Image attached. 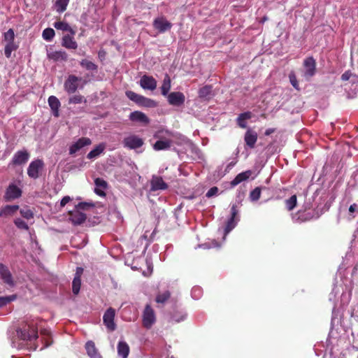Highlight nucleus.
Wrapping results in <instances>:
<instances>
[{"mask_svg": "<svg viewBox=\"0 0 358 358\" xmlns=\"http://www.w3.org/2000/svg\"><path fill=\"white\" fill-rule=\"evenodd\" d=\"M17 332L18 337L23 341H32L38 337V328L32 323L25 325Z\"/></svg>", "mask_w": 358, "mask_h": 358, "instance_id": "1", "label": "nucleus"}, {"mask_svg": "<svg viewBox=\"0 0 358 358\" xmlns=\"http://www.w3.org/2000/svg\"><path fill=\"white\" fill-rule=\"evenodd\" d=\"M81 80V77H78L72 74L69 75L64 84V90L69 94H74L79 87V82Z\"/></svg>", "mask_w": 358, "mask_h": 358, "instance_id": "2", "label": "nucleus"}, {"mask_svg": "<svg viewBox=\"0 0 358 358\" xmlns=\"http://www.w3.org/2000/svg\"><path fill=\"white\" fill-rule=\"evenodd\" d=\"M156 321L155 313L152 308L146 305L143 313V326L146 329H150Z\"/></svg>", "mask_w": 358, "mask_h": 358, "instance_id": "3", "label": "nucleus"}, {"mask_svg": "<svg viewBox=\"0 0 358 358\" xmlns=\"http://www.w3.org/2000/svg\"><path fill=\"white\" fill-rule=\"evenodd\" d=\"M153 27L159 33H164L172 28V23L170 22L164 16L156 17L152 22Z\"/></svg>", "mask_w": 358, "mask_h": 358, "instance_id": "4", "label": "nucleus"}, {"mask_svg": "<svg viewBox=\"0 0 358 358\" xmlns=\"http://www.w3.org/2000/svg\"><path fill=\"white\" fill-rule=\"evenodd\" d=\"M44 163L42 159H35L32 161L28 168L27 174L33 179H36L39 177V171L43 168Z\"/></svg>", "mask_w": 358, "mask_h": 358, "instance_id": "5", "label": "nucleus"}, {"mask_svg": "<svg viewBox=\"0 0 358 358\" xmlns=\"http://www.w3.org/2000/svg\"><path fill=\"white\" fill-rule=\"evenodd\" d=\"M143 144V139L134 134L125 137L123 140L124 147L131 150L139 148Z\"/></svg>", "mask_w": 358, "mask_h": 358, "instance_id": "6", "label": "nucleus"}, {"mask_svg": "<svg viewBox=\"0 0 358 358\" xmlns=\"http://www.w3.org/2000/svg\"><path fill=\"white\" fill-rule=\"evenodd\" d=\"M238 210L236 205H233L231 208V217L227 220L225 228L224 234H229L236 225L237 222L239 220L238 217Z\"/></svg>", "mask_w": 358, "mask_h": 358, "instance_id": "7", "label": "nucleus"}, {"mask_svg": "<svg viewBox=\"0 0 358 358\" xmlns=\"http://www.w3.org/2000/svg\"><path fill=\"white\" fill-rule=\"evenodd\" d=\"M305 68L304 76L306 79L313 77L316 72V62L313 57H308L303 61Z\"/></svg>", "mask_w": 358, "mask_h": 358, "instance_id": "8", "label": "nucleus"}, {"mask_svg": "<svg viewBox=\"0 0 358 358\" xmlns=\"http://www.w3.org/2000/svg\"><path fill=\"white\" fill-rule=\"evenodd\" d=\"M0 278L3 282L9 287H13L15 285V281L9 268L7 266L1 263L0 264Z\"/></svg>", "mask_w": 358, "mask_h": 358, "instance_id": "9", "label": "nucleus"}, {"mask_svg": "<svg viewBox=\"0 0 358 358\" xmlns=\"http://www.w3.org/2000/svg\"><path fill=\"white\" fill-rule=\"evenodd\" d=\"M167 99L170 105L173 106H180L184 104L185 101V96L184 94L180 92H173L169 94Z\"/></svg>", "mask_w": 358, "mask_h": 358, "instance_id": "10", "label": "nucleus"}, {"mask_svg": "<svg viewBox=\"0 0 358 358\" xmlns=\"http://www.w3.org/2000/svg\"><path fill=\"white\" fill-rule=\"evenodd\" d=\"M30 155L27 150H18L13 155L11 164L13 166L22 165L29 160Z\"/></svg>", "mask_w": 358, "mask_h": 358, "instance_id": "11", "label": "nucleus"}, {"mask_svg": "<svg viewBox=\"0 0 358 358\" xmlns=\"http://www.w3.org/2000/svg\"><path fill=\"white\" fill-rule=\"evenodd\" d=\"M115 312L113 308H109L103 317V323L110 331H114L116 325L114 322Z\"/></svg>", "mask_w": 358, "mask_h": 358, "instance_id": "12", "label": "nucleus"}, {"mask_svg": "<svg viewBox=\"0 0 358 358\" xmlns=\"http://www.w3.org/2000/svg\"><path fill=\"white\" fill-rule=\"evenodd\" d=\"M21 194V189L17 185L10 184L6 190L4 199L6 201H9L20 197Z\"/></svg>", "mask_w": 358, "mask_h": 358, "instance_id": "13", "label": "nucleus"}, {"mask_svg": "<svg viewBox=\"0 0 358 358\" xmlns=\"http://www.w3.org/2000/svg\"><path fill=\"white\" fill-rule=\"evenodd\" d=\"M92 144V141L87 137L80 138L76 142L72 144L69 148V155H73L76 152L85 146H87Z\"/></svg>", "mask_w": 358, "mask_h": 358, "instance_id": "14", "label": "nucleus"}, {"mask_svg": "<svg viewBox=\"0 0 358 358\" xmlns=\"http://www.w3.org/2000/svg\"><path fill=\"white\" fill-rule=\"evenodd\" d=\"M140 85L144 90L153 91L157 87V80L151 76L143 75L141 78Z\"/></svg>", "mask_w": 358, "mask_h": 358, "instance_id": "15", "label": "nucleus"}, {"mask_svg": "<svg viewBox=\"0 0 358 358\" xmlns=\"http://www.w3.org/2000/svg\"><path fill=\"white\" fill-rule=\"evenodd\" d=\"M168 188V185L163 180L162 178L157 176H152L150 180V190L155 192L157 190H165Z\"/></svg>", "mask_w": 358, "mask_h": 358, "instance_id": "16", "label": "nucleus"}, {"mask_svg": "<svg viewBox=\"0 0 358 358\" xmlns=\"http://www.w3.org/2000/svg\"><path fill=\"white\" fill-rule=\"evenodd\" d=\"M129 120L134 122H138L143 125H148L150 123V119L143 112L136 110L130 113Z\"/></svg>", "mask_w": 358, "mask_h": 358, "instance_id": "17", "label": "nucleus"}, {"mask_svg": "<svg viewBox=\"0 0 358 358\" xmlns=\"http://www.w3.org/2000/svg\"><path fill=\"white\" fill-rule=\"evenodd\" d=\"M69 220L74 225H80L84 223L87 219V215L78 210L69 212Z\"/></svg>", "mask_w": 358, "mask_h": 358, "instance_id": "18", "label": "nucleus"}, {"mask_svg": "<svg viewBox=\"0 0 358 358\" xmlns=\"http://www.w3.org/2000/svg\"><path fill=\"white\" fill-rule=\"evenodd\" d=\"M257 134L256 131L248 129L244 136V141L245 142V144L250 148H254L255 146V143L257 141Z\"/></svg>", "mask_w": 358, "mask_h": 358, "instance_id": "19", "label": "nucleus"}, {"mask_svg": "<svg viewBox=\"0 0 358 358\" xmlns=\"http://www.w3.org/2000/svg\"><path fill=\"white\" fill-rule=\"evenodd\" d=\"M48 57L54 62H66L68 59V55L63 50L52 51L48 53Z\"/></svg>", "mask_w": 358, "mask_h": 358, "instance_id": "20", "label": "nucleus"}, {"mask_svg": "<svg viewBox=\"0 0 358 358\" xmlns=\"http://www.w3.org/2000/svg\"><path fill=\"white\" fill-rule=\"evenodd\" d=\"M48 101L53 115L58 117L59 116V109L61 106L59 100L55 96H49Z\"/></svg>", "mask_w": 358, "mask_h": 358, "instance_id": "21", "label": "nucleus"}, {"mask_svg": "<svg viewBox=\"0 0 358 358\" xmlns=\"http://www.w3.org/2000/svg\"><path fill=\"white\" fill-rule=\"evenodd\" d=\"M62 45L69 50H76L78 48V43L73 37L66 34L62 37Z\"/></svg>", "mask_w": 358, "mask_h": 358, "instance_id": "22", "label": "nucleus"}, {"mask_svg": "<svg viewBox=\"0 0 358 358\" xmlns=\"http://www.w3.org/2000/svg\"><path fill=\"white\" fill-rule=\"evenodd\" d=\"M18 205H6L0 210V217L13 215L18 210Z\"/></svg>", "mask_w": 358, "mask_h": 358, "instance_id": "23", "label": "nucleus"}, {"mask_svg": "<svg viewBox=\"0 0 358 358\" xmlns=\"http://www.w3.org/2000/svg\"><path fill=\"white\" fill-rule=\"evenodd\" d=\"M85 349L87 355L91 358H102L101 355L98 352L95 344L93 341H89L85 344Z\"/></svg>", "mask_w": 358, "mask_h": 358, "instance_id": "24", "label": "nucleus"}, {"mask_svg": "<svg viewBox=\"0 0 358 358\" xmlns=\"http://www.w3.org/2000/svg\"><path fill=\"white\" fill-rule=\"evenodd\" d=\"M251 171H246L242 173H238L235 178L231 182V185L232 187H235L241 182H243L249 178V177L251 176Z\"/></svg>", "mask_w": 358, "mask_h": 358, "instance_id": "25", "label": "nucleus"}, {"mask_svg": "<svg viewBox=\"0 0 358 358\" xmlns=\"http://www.w3.org/2000/svg\"><path fill=\"white\" fill-rule=\"evenodd\" d=\"M252 117V113L250 111L241 113L237 117V124L243 129L247 127L246 120Z\"/></svg>", "mask_w": 358, "mask_h": 358, "instance_id": "26", "label": "nucleus"}, {"mask_svg": "<svg viewBox=\"0 0 358 358\" xmlns=\"http://www.w3.org/2000/svg\"><path fill=\"white\" fill-rule=\"evenodd\" d=\"M117 352L122 358H127L129 353V347L125 341H120L118 343Z\"/></svg>", "mask_w": 358, "mask_h": 358, "instance_id": "27", "label": "nucleus"}, {"mask_svg": "<svg viewBox=\"0 0 358 358\" xmlns=\"http://www.w3.org/2000/svg\"><path fill=\"white\" fill-rule=\"evenodd\" d=\"M106 146L103 143H100L94 149L91 150L87 155V158L92 159L99 156L105 150Z\"/></svg>", "mask_w": 358, "mask_h": 358, "instance_id": "28", "label": "nucleus"}, {"mask_svg": "<svg viewBox=\"0 0 358 358\" xmlns=\"http://www.w3.org/2000/svg\"><path fill=\"white\" fill-rule=\"evenodd\" d=\"M172 141L171 140H159L155 142L153 145V148L155 150H167L171 148Z\"/></svg>", "mask_w": 358, "mask_h": 358, "instance_id": "29", "label": "nucleus"}, {"mask_svg": "<svg viewBox=\"0 0 358 358\" xmlns=\"http://www.w3.org/2000/svg\"><path fill=\"white\" fill-rule=\"evenodd\" d=\"M171 87V78L168 74H166L161 87L162 94L163 96H168Z\"/></svg>", "mask_w": 358, "mask_h": 358, "instance_id": "30", "label": "nucleus"}, {"mask_svg": "<svg viewBox=\"0 0 358 358\" xmlns=\"http://www.w3.org/2000/svg\"><path fill=\"white\" fill-rule=\"evenodd\" d=\"M81 286L80 273H76L72 282V291L74 294H78Z\"/></svg>", "mask_w": 358, "mask_h": 358, "instance_id": "31", "label": "nucleus"}, {"mask_svg": "<svg viewBox=\"0 0 358 358\" xmlns=\"http://www.w3.org/2000/svg\"><path fill=\"white\" fill-rule=\"evenodd\" d=\"M212 94V87L205 85L199 90V96L203 99H209Z\"/></svg>", "mask_w": 358, "mask_h": 358, "instance_id": "32", "label": "nucleus"}, {"mask_svg": "<svg viewBox=\"0 0 358 358\" xmlns=\"http://www.w3.org/2000/svg\"><path fill=\"white\" fill-rule=\"evenodd\" d=\"M69 3V0H56L55 3L56 10L59 13L64 12Z\"/></svg>", "mask_w": 358, "mask_h": 358, "instance_id": "33", "label": "nucleus"}, {"mask_svg": "<svg viewBox=\"0 0 358 358\" xmlns=\"http://www.w3.org/2000/svg\"><path fill=\"white\" fill-rule=\"evenodd\" d=\"M41 336L43 337L44 340H45V345H44V348H46V347H48L50 346L52 343V341L51 340V333L49 330L48 329H41ZM43 348H41V350H42Z\"/></svg>", "mask_w": 358, "mask_h": 358, "instance_id": "34", "label": "nucleus"}, {"mask_svg": "<svg viewBox=\"0 0 358 358\" xmlns=\"http://www.w3.org/2000/svg\"><path fill=\"white\" fill-rule=\"evenodd\" d=\"M138 106L147 108H155L157 106V103L155 101L143 96Z\"/></svg>", "mask_w": 358, "mask_h": 358, "instance_id": "35", "label": "nucleus"}, {"mask_svg": "<svg viewBox=\"0 0 358 358\" xmlns=\"http://www.w3.org/2000/svg\"><path fill=\"white\" fill-rule=\"evenodd\" d=\"M171 297V292L169 291H165L163 293H159L157 295L155 301L157 303H162L164 304L166 303L169 298Z\"/></svg>", "mask_w": 358, "mask_h": 358, "instance_id": "36", "label": "nucleus"}, {"mask_svg": "<svg viewBox=\"0 0 358 358\" xmlns=\"http://www.w3.org/2000/svg\"><path fill=\"white\" fill-rule=\"evenodd\" d=\"M125 94L128 99L135 102L137 105H139L143 95L138 94L131 90L127 91Z\"/></svg>", "mask_w": 358, "mask_h": 358, "instance_id": "37", "label": "nucleus"}, {"mask_svg": "<svg viewBox=\"0 0 358 358\" xmlns=\"http://www.w3.org/2000/svg\"><path fill=\"white\" fill-rule=\"evenodd\" d=\"M87 99L84 96L81 94H75L71 96L69 99L68 103L69 104H78L81 103H86Z\"/></svg>", "mask_w": 358, "mask_h": 358, "instance_id": "38", "label": "nucleus"}, {"mask_svg": "<svg viewBox=\"0 0 358 358\" xmlns=\"http://www.w3.org/2000/svg\"><path fill=\"white\" fill-rule=\"evenodd\" d=\"M80 64L82 67L86 69L89 71H96L97 70V65L93 63L91 61L87 59H83L80 61Z\"/></svg>", "mask_w": 358, "mask_h": 358, "instance_id": "39", "label": "nucleus"}, {"mask_svg": "<svg viewBox=\"0 0 358 358\" xmlns=\"http://www.w3.org/2000/svg\"><path fill=\"white\" fill-rule=\"evenodd\" d=\"M297 203V198L296 195H292L289 199L285 200V205L287 209L290 211L292 210L296 206Z\"/></svg>", "mask_w": 358, "mask_h": 358, "instance_id": "40", "label": "nucleus"}, {"mask_svg": "<svg viewBox=\"0 0 358 358\" xmlns=\"http://www.w3.org/2000/svg\"><path fill=\"white\" fill-rule=\"evenodd\" d=\"M55 34V30L52 28H46L43 31L42 36L44 40L50 41L52 40Z\"/></svg>", "mask_w": 358, "mask_h": 358, "instance_id": "41", "label": "nucleus"}, {"mask_svg": "<svg viewBox=\"0 0 358 358\" xmlns=\"http://www.w3.org/2000/svg\"><path fill=\"white\" fill-rule=\"evenodd\" d=\"M17 49V45L14 43H7L4 49V54L7 58H10L11 52Z\"/></svg>", "mask_w": 358, "mask_h": 358, "instance_id": "42", "label": "nucleus"}, {"mask_svg": "<svg viewBox=\"0 0 358 358\" xmlns=\"http://www.w3.org/2000/svg\"><path fill=\"white\" fill-rule=\"evenodd\" d=\"M4 40L8 43H14L15 34L12 29H9L3 35Z\"/></svg>", "mask_w": 358, "mask_h": 358, "instance_id": "43", "label": "nucleus"}, {"mask_svg": "<svg viewBox=\"0 0 358 358\" xmlns=\"http://www.w3.org/2000/svg\"><path fill=\"white\" fill-rule=\"evenodd\" d=\"M14 224L20 229H24V230H28L29 229L28 224L24 220H22L20 218H16L14 220Z\"/></svg>", "mask_w": 358, "mask_h": 358, "instance_id": "44", "label": "nucleus"}, {"mask_svg": "<svg viewBox=\"0 0 358 358\" xmlns=\"http://www.w3.org/2000/svg\"><path fill=\"white\" fill-rule=\"evenodd\" d=\"M20 215L27 220H29L34 217L33 212L27 208L20 209Z\"/></svg>", "mask_w": 358, "mask_h": 358, "instance_id": "45", "label": "nucleus"}, {"mask_svg": "<svg viewBox=\"0 0 358 358\" xmlns=\"http://www.w3.org/2000/svg\"><path fill=\"white\" fill-rule=\"evenodd\" d=\"M94 184L96 185V187L101 188L103 189H106L108 187L107 182L100 178H96L94 180Z\"/></svg>", "mask_w": 358, "mask_h": 358, "instance_id": "46", "label": "nucleus"}, {"mask_svg": "<svg viewBox=\"0 0 358 358\" xmlns=\"http://www.w3.org/2000/svg\"><path fill=\"white\" fill-rule=\"evenodd\" d=\"M69 24L65 22L58 21L54 23V27L58 30L66 31L69 29Z\"/></svg>", "mask_w": 358, "mask_h": 358, "instance_id": "47", "label": "nucleus"}, {"mask_svg": "<svg viewBox=\"0 0 358 358\" xmlns=\"http://www.w3.org/2000/svg\"><path fill=\"white\" fill-rule=\"evenodd\" d=\"M261 196V189L259 187L255 188L251 192H250V199L252 201H257Z\"/></svg>", "mask_w": 358, "mask_h": 358, "instance_id": "48", "label": "nucleus"}, {"mask_svg": "<svg viewBox=\"0 0 358 358\" xmlns=\"http://www.w3.org/2000/svg\"><path fill=\"white\" fill-rule=\"evenodd\" d=\"M289 81L292 85L296 90H299V83L294 72H291L289 75Z\"/></svg>", "mask_w": 358, "mask_h": 358, "instance_id": "49", "label": "nucleus"}, {"mask_svg": "<svg viewBox=\"0 0 358 358\" xmlns=\"http://www.w3.org/2000/svg\"><path fill=\"white\" fill-rule=\"evenodd\" d=\"M94 204L87 202H80L78 205L76 206V208L78 210H87L90 207H93Z\"/></svg>", "mask_w": 358, "mask_h": 358, "instance_id": "50", "label": "nucleus"}, {"mask_svg": "<svg viewBox=\"0 0 358 358\" xmlns=\"http://www.w3.org/2000/svg\"><path fill=\"white\" fill-rule=\"evenodd\" d=\"M218 192V188L217 187H211L206 193L207 197H211L214 195H215Z\"/></svg>", "mask_w": 358, "mask_h": 358, "instance_id": "51", "label": "nucleus"}, {"mask_svg": "<svg viewBox=\"0 0 358 358\" xmlns=\"http://www.w3.org/2000/svg\"><path fill=\"white\" fill-rule=\"evenodd\" d=\"M313 216L312 215H310V213L308 214H305L304 213H301L299 212V217L302 220V221H307V220H310Z\"/></svg>", "mask_w": 358, "mask_h": 358, "instance_id": "52", "label": "nucleus"}, {"mask_svg": "<svg viewBox=\"0 0 358 358\" xmlns=\"http://www.w3.org/2000/svg\"><path fill=\"white\" fill-rule=\"evenodd\" d=\"M11 301L10 297H0V307H2Z\"/></svg>", "mask_w": 358, "mask_h": 358, "instance_id": "53", "label": "nucleus"}, {"mask_svg": "<svg viewBox=\"0 0 358 358\" xmlns=\"http://www.w3.org/2000/svg\"><path fill=\"white\" fill-rule=\"evenodd\" d=\"M352 76V73L350 71H347L344 73L342 74L341 80L343 81L348 80Z\"/></svg>", "mask_w": 358, "mask_h": 358, "instance_id": "54", "label": "nucleus"}, {"mask_svg": "<svg viewBox=\"0 0 358 358\" xmlns=\"http://www.w3.org/2000/svg\"><path fill=\"white\" fill-rule=\"evenodd\" d=\"M70 200H71L70 196H64V197L62 199L61 201H60V206H61V207H64V206H65V205H66L67 203H69V202L70 201Z\"/></svg>", "mask_w": 358, "mask_h": 358, "instance_id": "55", "label": "nucleus"}, {"mask_svg": "<svg viewBox=\"0 0 358 358\" xmlns=\"http://www.w3.org/2000/svg\"><path fill=\"white\" fill-rule=\"evenodd\" d=\"M94 192L100 196H106V193L104 192V189H101V188H99V187H95L94 189Z\"/></svg>", "mask_w": 358, "mask_h": 358, "instance_id": "56", "label": "nucleus"}, {"mask_svg": "<svg viewBox=\"0 0 358 358\" xmlns=\"http://www.w3.org/2000/svg\"><path fill=\"white\" fill-rule=\"evenodd\" d=\"M356 211L358 213V208H357V204L353 203V204L350 205V206L349 207V212L350 213H353Z\"/></svg>", "mask_w": 358, "mask_h": 358, "instance_id": "57", "label": "nucleus"}, {"mask_svg": "<svg viewBox=\"0 0 358 358\" xmlns=\"http://www.w3.org/2000/svg\"><path fill=\"white\" fill-rule=\"evenodd\" d=\"M275 129H273V128H269V129H267L266 131H265V133L264 134L266 136H269L271 135V134H273V132H275Z\"/></svg>", "mask_w": 358, "mask_h": 358, "instance_id": "58", "label": "nucleus"}, {"mask_svg": "<svg viewBox=\"0 0 358 358\" xmlns=\"http://www.w3.org/2000/svg\"><path fill=\"white\" fill-rule=\"evenodd\" d=\"M66 31H69L70 32L72 35H75L76 34V31L74 29H73L69 25V29L68 30H66Z\"/></svg>", "mask_w": 358, "mask_h": 358, "instance_id": "59", "label": "nucleus"}, {"mask_svg": "<svg viewBox=\"0 0 358 358\" xmlns=\"http://www.w3.org/2000/svg\"><path fill=\"white\" fill-rule=\"evenodd\" d=\"M172 320L176 322H179L180 321L183 320V317H181L180 319L176 318L175 317H172Z\"/></svg>", "mask_w": 358, "mask_h": 358, "instance_id": "60", "label": "nucleus"}, {"mask_svg": "<svg viewBox=\"0 0 358 358\" xmlns=\"http://www.w3.org/2000/svg\"><path fill=\"white\" fill-rule=\"evenodd\" d=\"M83 269L82 268L78 267L77 268V271H76V273H80V275H81L82 273H83Z\"/></svg>", "mask_w": 358, "mask_h": 358, "instance_id": "61", "label": "nucleus"}, {"mask_svg": "<svg viewBox=\"0 0 358 358\" xmlns=\"http://www.w3.org/2000/svg\"><path fill=\"white\" fill-rule=\"evenodd\" d=\"M9 297H10L11 301H13L14 299H15V296H14V295L10 296Z\"/></svg>", "mask_w": 358, "mask_h": 358, "instance_id": "62", "label": "nucleus"}, {"mask_svg": "<svg viewBox=\"0 0 358 358\" xmlns=\"http://www.w3.org/2000/svg\"><path fill=\"white\" fill-rule=\"evenodd\" d=\"M171 358H175V357L172 356Z\"/></svg>", "mask_w": 358, "mask_h": 358, "instance_id": "63", "label": "nucleus"}]
</instances>
